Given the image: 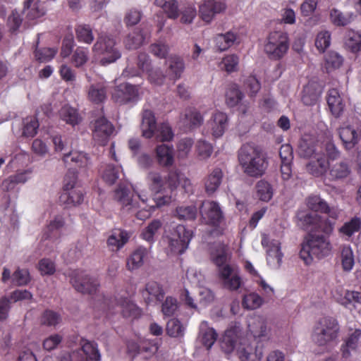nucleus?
<instances>
[{"label":"nucleus","mask_w":361,"mask_h":361,"mask_svg":"<svg viewBox=\"0 0 361 361\" xmlns=\"http://www.w3.org/2000/svg\"><path fill=\"white\" fill-rule=\"evenodd\" d=\"M238 159L244 173L252 178L262 177L269 166L267 152L253 143H245L238 151Z\"/></svg>","instance_id":"nucleus-1"},{"label":"nucleus","mask_w":361,"mask_h":361,"mask_svg":"<svg viewBox=\"0 0 361 361\" xmlns=\"http://www.w3.org/2000/svg\"><path fill=\"white\" fill-rule=\"evenodd\" d=\"M298 152L302 157L312 159L306 165L310 174L315 177L325 175L326 161L322 143L312 137L303 138L300 142Z\"/></svg>","instance_id":"nucleus-2"},{"label":"nucleus","mask_w":361,"mask_h":361,"mask_svg":"<svg viewBox=\"0 0 361 361\" xmlns=\"http://www.w3.org/2000/svg\"><path fill=\"white\" fill-rule=\"evenodd\" d=\"M341 333V326L334 317L319 318L314 324L311 334L312 341L317 346L326 348L336 344Z\"/></svg>","instance_id":"nucleus-3"},{"label":"nucleus","mask_w":361,"mask_h":361,"mask_svg":"<svg viewBox=\"0 0 361 361\" xmlns=\"http://www.w3.org/2000/svg\"><path fill=\"white\" fill-rule=\"evenodd\" d=\"M329 235L309 233L301 245L300 257L305 264H311L314 259H320L330 255L331 245Z\"/></svg>","instance_id":"nucleus-4"},{"label":"nucleus","mask_w":361,"mask_h":361,"mask_svg":"<svg viewBox=\"0 0 361 361\" xmlns=\"http://www.w3.org/2000/svg\"><path fill=\"white\" fill-rule=\"evenodd\" d=\"M142 135L147 139L156 137L157 141L169 142L173 140L174 133L171 127L167 123L157 126L155 116L152 111L145 109L142 112V119L140 126Z\"/></svg>","instance_id":"nucleus-5"},{"label":"nucleus","mask_w":361,"mask_h":361,"mask_svg":"<svg viewBox=\"0 0 361 361\" xmlns=\"http://www.w3.org/2000/svg\"><path fill=\"white\" fill-rule=\"evenodd\" d=\"M218 267L219 279L224 286L230 290H237L242 285V279L238 271L231 264H227L228 256L225 250L221 251L212 258Z\"/></svg>","instance_id":"nucleus-6"},{"label":"nucleus","mask_w":361,"mask_h":361,"mask_svg":"<svg viewBox=\"0 0 361 361\" xmlns=\"http://www.w3.org/2000/svg\"><path fill=\"white\" fill-rule=\"evenodd\" d=\"M289 37L286 32L282 31L271 32L264 44V51L271 60H280L288 52Z\"/></svg>","instance_id":"nucleus-7"},{"label":"nucleus","mask_w":361,"mask_h":361,"mask_svg":"<svg viewBox=\"0 0 361 361\" xmlns=\"http://www.w3.org/2000/svg\"><path fill=\"white\" fill-rule=\"evenodd\" d=\"M114 198L124 209L130 212H136V216L141 219L140 217V212H137V210L141 207L139 200L142 202V204H145V200L141 199L140 195L135 197L128 184L121 183L118 185L114 191Z\"/></svg>","instance_id":"nucleus-8"},{"label":"nucleus","mask_w":361,"mask_h":361,"mask_svg":"<svg viewBox=\"0 0 361 361\" xmlns=\"http://www.w3.org/2000/svg\"><path fill=\"white\" fill-rule=\"evenodd\" d=\"M114 38L107 35H99L92 47V51L97 54H103L101 59L103 64L115 62L121 57L120 51L115 47Z\"/></svg>","instance_id":"nucleus-9"},{"label":"nucleus","mask_w":361,"mask_h":361,"mask_svg":"<svg viewBox=\"0 0 361 361\" xmlns=\"http://www.w3.org/2000/svg\"><path fill=\"white\" fill-rule=\"evenodd\" d=\"M193 232L183 225H178L169 237V247L173 254H183L188 247Z\"/></svg>","instance_id":"nucleus-10"},{"label":"nucleus","mask_w":361,"mask_h":361,"mask_svg":"<svg viewBox=\"0 0 361 361\" xmlns=\"http://www.w3.org/2000/svg\"><path fill=\"white\" fill-rule=\"evenodd\" d=\"M200 214L202 222L212 227L220 226L225 220L219 204L215 201H203L200 207Z\"/></svg>","instance_id":"nucleus-11"},{"label":"nucleus","mask_w":361,"mask_h":361,"mask_svg":"<svg viewBox=\"0 0 361 361\" xmlns=\"http://www.w3.org/2000/svg\"><path fill=\"white\" fill-rule=\"evenodd\" d=\"M70 282L74 288L83 294L94 295L99 286L95 278L90 277L82 270H73L69 274Z\"/></svg>","instance_id":"nucleus-12"},{"label":"nucleus","mask_w":361,"mask_h":361,"mask_svg":"<svg viewBox=\"0 0 361 361\" xmlns=\"http://www.w3.org/2000/svg\"><path fill=\"white\" fill-rule=\"evenodd\" d=\"M149 178L151 181L152 190L157 194L166 192V190L172 193L177 188L179 176L177 171H171L169 173L167 177L163 178L160 173L151 172L149 174Z\"/></svg>","instance_id":"nucleus-13"},{"label":"nucleus","mask_w":361,"mask_h":361,"mask_svg":"<svg viewBox=\"0 0 361 361\" xmlns=\"http://www.w3.org/2000/svg\"><path fill=\"white\" fill-rule=\"evenodd\" d=\"M112 99L121 105L135 104L140 100V86L128 82L121 83L116 87Z\"/></svg>","instance_id":"nucleus-14"},{"label":"nucleus","mask_w":361,"mask_h":361,"mask_svg":"<svg viewBox=\"0 0 361 361\" xmlns=\"http://www.w3.org/2000/svg\"><path fill=\"white\" fill-rule=\"evenodd\" d=\"M115 302L116 306L120 307L121 313L124 317L136 319L138 318L141 314L142 310L135 303H133L128 298H121L120 299H104V307H107L109 311L114 309Z\"/></svg>","instance_id":"nucleus-15"},{"label":"nucleus","mask_w":361,"mask_h":361,"mask_svg":"<svg viewBox=\"0 0 361 361\" xmlns=\"http://www.w3.org/2000/svg\"><path fill=\"white\" fill-rule=\"evenodd\" d=\"M305 202L308 209L316 212L327 214L334 222L338 218V209L334 207H331L319 195H310L306 198Z\"/></svg>","instance_id":"nucleus-16"},{"label":"nucleus","mask_w":361,"mask_h":361,"mask_svg":"<svg viewBox=\"0 0 361 361\" xmlns=\"http://www.w3.org/2000/svg\"><path fill=\"white\" fill-rule=\"evenodd\" d=\"M226 8L224 1L219 0H204L199 6L200 17L206 23H210L214 17Z\"/></svg>","instance_id":"nucleus-17"},{"label":"nucleus","mask_w":361,"mask_h":361,"mask_svg":"<svg viewBox=\"0 0 361 361\" xmlns=\"http://www.w3.org/2000/svg\"><path fill=\"white\" fill-rule=\"evenodd\" d=\"M114 130V127L112 123L102 116L95 121L92 136L99 145H105Z\"/></svg>","instance_id":"nucleus-18"},{"label":"nucleus","mask_w":361,"mask_h":361,"mask_svg":"<svg viewBox=\"0 0 361 361\" xmlns=\"http://www.w3.org/2000/svg\"><path fill=\"white\" fill-rule=\"evenodd\" d=\"M300 220L305 229H312L314 226H318L319 230L326 235L331 233L335 224L334 221L328 219L322 220L319 216L312 214H306Z\"/></svg>","instance_id":"nucleus-19"},{"label":"nucleus","mask_w":361,"mask_h":361,"mask_svg":"<svg viewBox=\"0 0 361 361\" xmlns=\"http://www.w3.org/2000/svg\"><path fill=\"white\" fill-rule=\"evenodd\" d=\"M339 137L346 150L352 149L358 144L361 139V129L355 128L353 126L341 127L338 129Z\"/></svg>","instance_id":"nucleus-20"},{"label":"nucleus","mask_w":361,"mask_h":361,"mask_svg":"<svg viewBox=\"0 0 361 361\" xmlns=\"http://www.w3.org/2000/svg\"><path fill=\"white\" fill-rule=\"evenodd\" d=\"M66 225L64 217L58 214L54 216L43 231L42 240H57L61 238L62 229Z\"/></svg>","instance_id":"nucleus-21"},{"label":"nucleus","mask_w":361,"mask_h":361,"mask_svg":"<svg viewBox=\"0 0 361 361\" xmlns=\"http://www.w3.org/2000/svg\"><path fill=\"white\" fill-rule=\"evenodd\" d=\"M361 338L360 329H350L348 331L343 343L341 346L342 356L348 358L351 355V351H355L358 348L360 341Z\"/></svg>","instance_id":"nucleus-22"},{"label":"nucleus","mask_w":361,"mask_h":361,"mask_svg":"<svg viewBox=\"0 0 361 361\" xmlns=\"http://www.w3.org/2000/svg\"><path fill=\"white\" fill-rule=\"evenodd\" d=\"M350 167L345 161L328 164L326 173H328V177L330 180H342L346 178L350 174Z\"/></svg>","instance_id":"nucleus-23"},{"label":"nucleus","mask_w":361,"mask_h":361,"mask_svg":"<svg viewBox=\"0 0 361 361\" xmlns=\"http://www.w3.org/2000/svg\"><path fill=\"white\" fill-rule=\"evenodd\" d=\"M326 102L331 114L336 118L339 117L343 112L345 104L337 89L332 88L328 91Z\"/></svg>","instance_id":"nucleus-24"},{"label":"nucleus","mask_w":361,"mask_h":361,"mask_svg":"<svg viewBox=\"0 0 361 361\" xmlns=\"http://www.w3.org/2000/svg\"><path fill=\"white\" fill-rule=\"evenodd\" d=\"M224 173L221 168L213 169L204 179L205 192L208 195L214 193L222 183Z\"/></svg>","instance_id":"nucleus-25"},{"label":"nucleus","mask_w":361,"mask_h":361,"mask_svg":"<svg viewBox=\"0 0 361 361\" xmlns=\"http://www.w3.org/2000/svg\"><path fill=\"white\" fill-rule=\"evenodd\" d=\"M218 334L215 329L209 326L207 321H202L200 325L199 339L207 349H210L216 341Z\"/></svg>","instance_id":"nucleus-26"},{"label":"nucleus","mask_w":361,"mask_h":361,"mask_svg":"<svg viewBox=\"0 0 361 361\" xmlns=\"http://www.w3.org/2000/svg\"><path fill=\"white\" fill-rule=\"evenodd\" d=\"M130 237L128 231L116 228L108 238L106 243L111 250H118L128 243Z\"/></svg>","instance_id":"nucleus-27"},{"label":"nucleus","mask_w":361,"mask_h":361,"mask_svg":"<svg viewBox=\"0 0 361 361\" xmlns=\"http://www.w3.org/2000/svg\"><path fill=\"white\" fill-rule=\"evenodd\" d=\"M121 175H123V173L121 165L106 164L101 169L102 178L109 185L115 184Z\"/></svg>","instance_id":"nucleus-28"},{"label":"nucleus","mask_w":361,"mask_h":361,"mask_svg":"<svg viewBox=\"0 0 361 361\" xmlns=\"http://www.w3.org/2000/svg\"><path fill=\"white\" fill-rule=\"evenodd\" d=\"M204 121L203 116L194 107H189L185 110L182 118L183 125L189 129L199 128Z\"/></svg>","instance_id":"nucleus-29"},{"label":"nucleus","mask_w":361,"mask_h":361,"mask_svg":"<svg viewBox=\"0 0 361 361\" xmlns=\"http://www.w3.org/2000/svg\"><path fill=\"white\" fill-rule=\"evenodd\" d=\"M142 294L147 302H149L154 300L161 301L164 299L165 293L159 283L152 281L146 284L145 288L142 292Z\"/></svg>","instance_id":"nucleus-30"},{"label":"nucleus","mask_w":361,"mask_h":361,"mask_svg":"<svg viewBox=\"0 0 361 361\" xmlns=\"http://www.w3.org/2000/svg\"><path fill=\"white\" fill-rule=\"evenodd\" d=\"M228 117L223 112L217 111L212 116L210 123L212 133L215 138L221 137L227 127Z\"/></svg>","instance_id":"nucleus-31"},{"label":"nucleus","mask_w":361,"mask_h":361,"mask_svg":"<svg viewBox=\"0 0 361 361\" xmlns=\"http://www.w3.org/2000/svg\"><path fill=\"white\" fill-rule=\"evenodd\" d=\"M147 254L148 250L146 247L140 246L136 248L127 259L128 269L133 271L141 267Z\"/></svg>","instance_id":"nucleus-32"},{"label":"nucleus","mask_w":361,"mask_h":361,"mask_svg":"<svg viewBox=\"0 0 361 361\" xmlns=\"http://www.w3.org/2000/svg\"><path fill=\"white\" fill-rule=\"evenodd\" d=\"M63 161L66 164L71 163L79 168H86L91 164L87 154L82 152H69L64 154Z\"/></svg>","instance_id":"nucleus-33"},{"label":"nucleus","mask_w":361,"mask_h":361,"mask_svg":"<svg viewBox=\"0 0 361 361\" xmlns=\"http://www.w3.org/2000/svg\"><path fill=\"white\" fill-rule=\"evenodd\" d=\"M83 201V193L81 189H73L66 192H62L59 196V202L65 205L66 207H70L80 204Z\"/></svg>","instance_id":"nucleus-34"},{"label":"nucleus","mask_w":361,"mask_h":361,"mask_svg":"<svg viewBox=\"0 0 361 361\" xmlns=\"http://www.w3.org/2000/svg\"><path fill=\"white\" fill-rule=\"evenodd\" d=\"M248 329L255 338H262L267 334V322L262 316H255L248 321Z\"/></svg>","instance_id":"nucleus-35"},{"label":"nucleus","mask_w":361,"mask_h":361,"mask_svg":"<svg viewBox=\"0 0 361 361\" xmlns=\"http://www.w3.org/2000/svg\"><path fill=\"white\" fill-rule=\"evenodd\" d=\"M158 163L163 166H170L173 164V149L167 145L161 144L156 147Z\"/></svg>","instance_id":"nucleus-36"},{"label":"nucleus","mask_w":361,"mask_h":361,"mask_svg":"<svg viewBox=\"0 0 361 361\" xmlns=\"http://www.w3.org/2000/svg\"><path fill=\"white\" fill-rule=\"evenodd\" d=\"M322 94V90L313 84L304 87L301 100L306 106H313L317 103Z\"/></svg>","instance_id":"nucleus-37"},{"label":"nucleus","mask_w":361,"mask_h":361,"mask_svg":"<svg viewBox=\"0 0 361 361\" xmlns=\"http://www.w3.org/2000/svg\"><path fill=\"white\" fill-rule=\"evenodd\" d=\"M23 11L30 20H34L44 16L45 11L38 0H26L24 2Z\"/></svg>","instance_id":"nucleus-38"},{"label":"nucleus","mask_w":361,"mask_h":361,"mask_svg":"<svg viewBox=\"0 0 361 361\" xmlns=\"http://www.w3.org/2000/svg\"><path fill=\"white\" fill-rule=\"evenodd\" d=\"M237 34L228 31L225 34H218L214 39L216 46L220 51H224L232 47L237 39Z\"/></svg>","instance_id":"nucleus-39"},{"label":"nucleus","mask_w":361,"mask_h":361,"mask_svg":"<svg viewBox=\"0 0 361 361\" xmlns=\"http://www.w3.org/2000/svg\"><path fill=\"white\" fill-rule=\"evenodd\" d=\"M87 97L95 104L103 102L106 97V88L103 83L92 84L90 86Z\"/></svg>","instance_id":"nucleus-40"},{"label":"nucleus","mask_w":361,"mask_h":361,"mask_svg":"<svg viewBox=\"0 0 361 361\" xmlns=\"http://www.w3.org/2000/svg\"><path fill=\"white\" fill-rule=\"evenodd\" d=\"M283 255L281 250V245L278 241H273L267 250V260L268 264L275 267H280Z\"/></svg>","instance_id":"nucleus-41"},{"label":"nucleus","mask_w":361,"mask_h":361,"mask_svg":"<svg viewBox=\"0 0 361 361\" xmlns=\"http://www.w3.org/2000/svg\"><path fill=\"white\" fill-rule=\"evenodd\" d=\"M323 149L326 152V166H325V174L327 172L328 164L334 162L336 160L340 158L341 152L334 144L332 136L327 138V140L324 143Z\"/></svg>","instance_id":"nucleus-42"},{"label":"nucleus","mask_w":361,"mask_h":361,"mask_svg":"<svg viewBox=\"0 0 361 361\" xmlns=\"http://www.w3.org/2000/svg\"><path fill=\"white\" fill-rule=\"evenodd\" d=\"M80 345L82 352L87 356L86 358L94 361L100 360L101 355L98 350L97 343L94 341H90L85 338H82L80 341Z\"/></svg>","instance_id":"nucleus-43"},{"label":"nucleus","mask_w":361,"mask_h":361,"mask_svg":"<svg viewBox=\"0 0 361 361\" xmlns=\"http://www.w3.org/2000/svg\"><path fill=\"white\" fill-rule=\"evenodd\" d=\"M168 74L173 80L180 78L184 71L185 65L183 59L179 56H171L169 60Z\"/></svg>","instance_id":"nucleus-44"},{"label":"nucleus","mask_w":361,"mask_h":361,"mask_svg":"<svg viewBox=\"0 0 361 361\" xmlns=\"http://www.w3.org/2000/svg\"><path fill=\"white\" fill-rule=\"evenodd\" d=\"M76 39L79 42L90 44L94 41L92 29L89 25L80 24L75 28Z\"/></svg>","instance_id":"nucleus-45"},{"label":"nucleus","mask_w":361,"mask_h":361,"mask_svg":"<svg viewBox=\"0 0 361 361\" xmlns=\"http://www.w3.org/2000/svg\"><path fill=\"white\" fill-rule=\"evenodd\" d=\"M176 214L179 220L193 221L197 217V209L194 204L180 205L176 207Z\"/></svg>","instance_id":"nucleus-46"},{"label":"nucleus","mask_w":361,"mask_h":361,"mask_svg":"<svg viewBox=\"0 0 361 361\" xmlns=\"http://www.w3.org/2000/svg\"><path fill=\"white\" fill-rule=\"evenodd\" d=\"M60 116L66 123L73 126L78 125L81 121V117L77 110L68 106H65L61 109Z\"/></svg>","instance_id":"nucleus-47"},{"label":"nucleus","mask_w":361,"mask_h":361,"mask_svg":"<svg viewBox=\"0 0 361 361\" xmlns=\"http://www.w3.org/2000/svg\"><path fill=\"white\" fill-rule=\"evenodd\" d=\"M345 47L353 53L361 50V32L350 30L345 40Z\"/></svg>","instance_id":"nucleus-48"},{"label":"nucleus","mask_w":361,"mask_h":361,"mask_svg":"<svg viewBox=\"0 0 361 361\" xmlns=\"http://www.w3.org/2000/svg\"><path fill=\"white\" fill-rule=\"evenodd\" d=\"M161 227V222L158 219L151 221L147 227H145L140 233V237L143 240L149 243L154 242V235Z\"/></svg>","instance_id":"nucleus-49"},{"label":"nucleus","mask_w":361,"mask_h":361,"mask_svg":"<svg viewBox=\"0 0 361 361\" xmlns=\"http://www.w3.org/2000/svg\"><path fill=\"white\" fill-rule=\"evenodd\" d=\"M257 195L260 200L269 201L273 196V188L271 184L265 180H260L256 185Z\"/></svg>","instance_id":"nucleus-50"},{"label":"nucleus","mask_w":361,"mask_h":361,"mask_svg":"<svg viewBox=\"0 0 361 361\" xmlns=\"http://www.w3.org/2000/svg\"><path fill=\"white\" fill-rule=\"evenodd\" d=\"M243 89L250 97H255L261 89V83L255 76L249 75L243 80Z\"/></svg>","instance_id":"nucleus-51"},{"label":"nucleus","mask_w":361,"mask_h":361,"mask_svg":"<svg viewBox=\"0 0 361 361\" xmlns=\"http://www.w3.org/2000/svg\"><path fill=\"white\" fill-rule=\"evenodd\" d=\"M330 18L334 25L337 26H345L353 20V14H344L339 10L334 8L330 12Z\"/></svg>","instance_id":"nucleus-52"},{"label":"nucleus","mask_w":361,"mask_h":361,"mask_svg":"<svg viewBox=\"0 0 361 361\" xmlns=\"http://www.w3.org/2000/svg\"><path fill=\"white\" fill-rule=\"evenodd\" d=\"M145 37L140 30H135L129 34L124 40L128 49H136L143 43Z\"/></svg>","instance_id":"nucleus-53"},{"label":"nucleus","mask_w":361,"mask_h":361,"mask_svg":"<svg viewBox=\"0 0 361 361\" xmlns=\"http://www.w3.org/2000/svg\"><path fill=\"white\" fill-rule=\"evenodd\" d=\"M89 59V49L85 47H78L72 55V63L76 68L85 65Z\"/></svg>","instance_id":"nucleus-54"},{"label":"nucleus","mask_w":361,"mask_h":361,"mask_svg":"<svg viewBox=\"0 0 361 361\" xmlns=\"http://www.w3.org/2000/svg\"><path fill=\"white\" fill-rule=\"evenodd\" d=\"M361 228V220L358 217H353L350 221L345 222L339 229L340 233L348 237L353 235Z\"/></svg>","instance_id":"nucleus-55"},{"label":"nucleus","mask_w":361,"mask_h":361,"mask_svg":"<svg viewBox=\"0 0 361 361\" xmlns=\"http://www.w3.org/2000/svg\"><path fill=\"white\" fill-rule=\"evenodd\" d=\"M237 339L235 332L232 329L225 331L221 341V348L227 353H231L236 345Z\"/></svg>","instance_id":"nucleus-56"},{"label":"nucleus","mask_w":361,"mask_h":361,"mask_svg":"<svg viewBox=\"0 0 361 361\" xmlns=\"http://www.w3.org/2000/svg\"><path fill=\"white\" fill-rule=\"evenodd\" d=\"M12 283L15 286H26L30 281V273L26 269L18 268L13 274Z\"/></svg>","instance_id":"nucleus-57"},{"label":"nucleus","mask_w":361,"mask_h":361,"mask_svg":"<svg viewBox=\"0 0 361 361\" xmlns=\"http://www.w3.org/2000/svg\"><path fill=\"white\" fill-rule=\"evenodd\" d=\"M166 332L171 337H181L184 335V327L178 319H171L167 322Z\"/></svg>","instance_id":"nucleus-58"},{"label":"nucleus","mask_w":361,"mask_h":361,"mask_svg":"<svg viewBox=\"0 0 361 361\" xmlns=\"http://www.w3.org/2000/svg\"><path fill=\"white\" fill-rule=\"evenodd\" d=\"M343 61L338 53L330 51L325 55V66L328 71L340 68Z\"/></svg>","instance_id":"nucleus-59"},{"label":"nucleus","mask_w":361,"mask_h":361,"mask_svg":"<svg viewBox=\"0 0 361 361\" xmlns=\"http://www.w3.org/2000/svg\"><path fill=\"white\" fill-rule=\"evenodd\" d=\"M23 135L25 137H34L39 128V122L35 117H27L24 119Z\"/></svg>","instance_id":"nucleus-60"},{"label":"nucleus","mask_w":361,"mask_h":361,"mask_svg":"<svg viewBox=\"0 0 361 361\" xmlns=\"http://www.w3.org/2000/svg\"><path fill=\"white\" fill-rule=\"evenodd\" d=\"M243 99V94L235 85L230 87L226 93V101L227 104L233 107L237 105Z\"/></svg>","instance_id":"nucleus-61"},{"label":"nucleus","mask_w":361,"mask_h":361,"mask_svg":"<svg viewBox=\"0 0 361 361\" xmlns=\"http://www.w3.org/2000/svg\"><path fill=\"white\" fill-rule=\"evenodd\" d=\"M263 299L257 293H251L245 295L243 299V306L248 310H255L259 307Z\"/></svg>","instance_id":"nucleus-62"},{"label":"nucleus","mask_w":361,"mask_h":361,"mask_svg":"<svg viewBox=\"0 0 361 361\" xmlns=\"http://www.w3.org/2000/svg\"><path fill=\"white\" fill-rule=\"evenodd\" d=\"M61 316L59 313L46 310L41 317V323L47 326H55L61 322Z\"/></svg>","instance_id":"nucleus-63"},{"label":"nucleus","mask_w":361,"mask_h":361,"mask_svg":"<svg viewBox=\"0 0 361 361\" xmlns=\"http://www.w3.org/2000/svg\"><path fill=\"white\" fill-rule=\"evenodd\" d=\"M238 355L241 361H260L261 360V355H257L251 345L240 348Z\"/></svg>","instance_id":"nucleus-64"}]
</instances>
